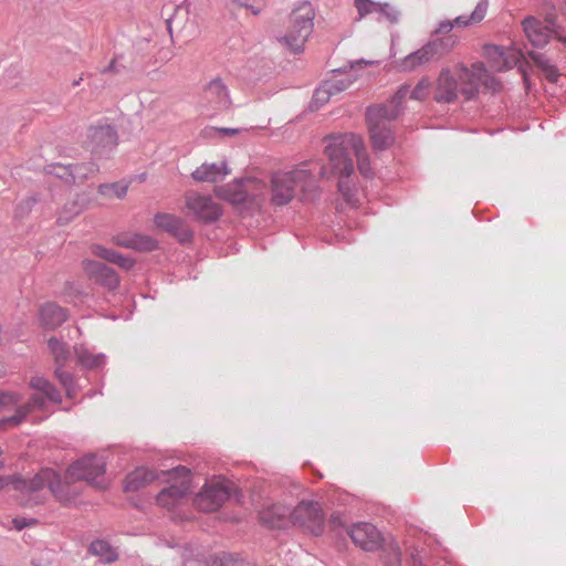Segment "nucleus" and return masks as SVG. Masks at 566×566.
Returning <instances> with one entry per match:
<instances>
[{
  "label": "nucleus",
  "mask_w": 566,
  "mask_h": 566,
  "mask_svg": "<svg viewBox=\"0 0 566 566\" xmlns=\"http://www.w3.org/2000/svg\"><path fill=\"white\" fill-rule=\"evenodd\" d=\"M522 27L526 39L533 46L543 48L548 42L552 35L555 36L554 30H559L555 27L553 19L546 18L545 22L541 21L536 17H526L522 21Z\"/></svg>",
  "instance_id": "dca6fc26"
},
{
  "label": "nucleus",
  "mask_w": 566,
  "mask_h": 566,
  "mask_svg": "<svg viewBox=\"0 0 566 566\" xmlns=\"http://www.w3.org/2000/svg\"><path fill=\"white\" fill-rule=\"evenodd\" d=\"M14 523L17 524V528L21 530L23 527L22 524H18V521H14Z\"/></svg>",
  "instance_id": "49530a36"
},
{
  "label": "nucleus",
  "mask_w": 566,
  "mask_h": 566,
  "mask_svg": "<svg viewBox=\"0 0 566 566\" xmlns=\"http://www.w3.org/2000/svg\"><path fill=\"white\" fill-rule=\"evenodd\" d=\"M348 534L353 542L365 551L377 549L382 541L380 532L369 523H357L353 525Z\"/></svg>",
  "instance_id": "5701e85b"
},
{
  "label": "nucleus",
  "mask_w": 566,
  "mask_h": 566,
  "mask_svg": "<svg viewBox=\"0 0 566 566\" xmlns=\"http://www.w3.org/2000/svg\"><path fill=\"white\" fill-rule=\"evenodd\" d=\"M376 62L375 61H365V60H360V61H357L356 64L357 65H361V64H365V65H373L375 64Z\"/></svg>",
  "instance_id": "a18cd8bd"
},
{
  "label": "nucleus",
  "mask_w": 566,
  "mask_h": 566,
  "mask_svg": "<svg viewBox=\"0 0 566 566\" xmlns=\"http://www.w3.org/2000/svg\"><path fill=\"white\" fill-rule=\"evenodd\" d=\"M410 87L408 85H402L394 95L391 102L388 105H378L377 107H388L389 109L394 107L399 112V105L407 98L408 95L410 96Z\"/></svg>",
  "instance_id": "ea45409f"
},
{
  "label": "nucleus",
  "mask_w": 566,
  "mask_h": 566,
  "mask_svg": "<svg viewBox=\"0 0 566 566\" xmlns=\"http://www.w3.org/2000/svg\"><path fill=\"white\" fill-rule=\"evenodd\" d=\"M114 64H115V61H112L109 64V69H113Z\"/></svg>",
  "instance_id": "de8ad7c7"
},
{
  "label": "nucleus",
  "mask_w": 566,
  "mask_h": 566,
  "mask_svg": "<svg viewBox=\"0 0 566 566\" xmlns=\"http://www.w3.org/2000/svg\"><path fill=\"white\" fill-rule=\"evenodd\" d=\"M489 2L486 0H480L470 15H459L454 20H443L438 23L437 28L432 31V34L444 36L451 35L450 32L453 28H464L481 22L488 12Z\"/></svg>",
  "instance_id": "aec40b11"
},
{
  "label": "nucleus",
  "mask_w": 566,
  "mask_h": 566,
  "mask_svg": "<svg viewBox=\"0 0 566 566\" xmlns=\"http://www.w3.org/2000/svg\"><path fill=\"white\" fill-rule=\"evenodd\" d=\"M331 525L333 527H337V526L343 525V522H342L339 515H332L331 516Z\"/></svg>",
  "instance_id": "c03bdc74"
},
{
  "label": "nucleus",
  "mask_w": 566,
  "mask_h": 566,
  "mask_svg": "<svg viewBox=\"0 0 566 566\" xmlns=\"http://www.w3.org/2000/svg\"><path fill=\"white\" fill-rule=\"evenodd\" d=\"M324 154L328 159L331 174L338 178V191L344 203L349 208L358 207L361 193L352 181L353 158H356L357 168L363 176L371 175V166L363 138L355 134L332 136L326 139Z\"/></svg>",
  "instance_id": "f257e3e1"
},
{
  "label": "nucleus",
  "mask_w": 566,
  "mask_h": 566,
  "mask_svg": "<svg viewBox=\"0 0 566 566\" xmlns=\"http://www.w3.org/2000/svg\"><path fill=\"white\" fill-rule=\"evenodd\" d=\"M67 319V312L55 303H46L40 310L41 324L46 328H56Z\"/></svg>",
  "instance_id": "bb28decb"
},
{
  "label": "nucleus",
  "mask_w": 566,
  "mask_h": 566,
  "mask_svg": "<svg viewBox=\"0 0 566 566\" xmlns=\"http://www.w3.org/2000/svg\"><path fill=\"white\" fill-rule=\"evenodd\" d=\"M292 525L313 535H321L325 526V513L319 502L303 500L292 510Z\"/></svg>",
  "instance_id": "f8f14e48"
},
{
  "label": "nucleus",
  "mask_w": 566,
  "mask_h": 566,
  "mask_svg": "<svg viewBox=\"0 0 566 566\" xmlns=\"http://www.w3.org/2000/svg\"><path fill=\"white\" fill-rule=\"evenodd\" d=\"M185 207L188 213L198 221L213 222L222 214V207L210 196L197 191H188L185 195Z\"/></svg>",
  "instance_id": "ddd939ff"
},
{
  "label": "nucleus",
  "mask_w": 566,
  "mask_h": 566,
  "mask_svg": "<svg viewBox=\"0 0 566 566\" xmlns=\"http://www.w3.org/2000/svg\"><path fill=\"white\" fill-rule=\"evenodd\" d=\"M169 485L156 496V504L167 511L182 505L192 490L191 472L186 467H177L168 473Z\"/></svg>",
  "instance_id": "9d476101"
},
{
  "label": "nucleus",
  "mask_w": 566,
  "mask_h": 566,
  "mask_svg": "<svg viewBox=\"0 0 566 566\" xmlns=\"http://www.w3.org/2000/svg\"><path fill=\"white\" fill-rule=\"evenodd\" d=\"M90 551L93 555L99 557L104 563H113L118 558L116 548L103 539L94 541L91 544Z\"/></svg>",
  "instance_id": "2f4dec72"
},
{
  "label": "nucleus",
  "mask_w": 566,
  "mask_h": 566,
  "mask_svg": "<svg viewBox=\"0 0 566 566\" xmlns=\"http://www.w3.org/2000/svg\"><path fill=\"white\" fill-rule=\"evenodd\" d=\"M325 83H333L332 92L334 94H338L348 88L352 84V81L348 76H344L343 74H335L329 80L325 81Z\"/></svg>",
  "instance_id": "58836bf2"
},
{
  "label": "nucleus",
  "mask_w": 566,
  "mask_h": 566,
  "mask_svg": "<svg viewBox=\"0 0 566 566\" xmlns=\"http://www.w3.org/2000/svg\"><path fill=\"white\" fill-rule=\"evenodd\" d=\"M116 244L138 251H151L156 249L157 242L153 238L144 234H132L125 237H117Z\"/></svg>",
  "instance_id": "cd10ccee"
},
{
  "label": "nucleus",
  "mask_w": 566,
  "mask_h": 566,
  "mask_svg": "<svg viewBox=\"0 0 566 566\" xmlns=\"http://www.w3.org/2000/svg\"><path fill=\"white\" fill-rule=\"evenodd\" d=\"M242 128H228V127H220L214 128L216 134L222 135V136H234L243 132Z\"/></svg>",
  "instance_id": "37998d69"
},
{
  "label": "nucleus",
  "mask_w": 566,
  "mask_h": 566,
  "mask_svg": "<svg viewBox=\"0 0 566 566\" xmlns=\"http://www.w3.org/2000/svg\"><path fill=\"white\" fill-rule=\"evenodd\" d=\"M82 268L90 280L107 287L108 290H115L119 284V280L115 271L103 263L84 259L82 261Z\"/></svg>",
  "instance_id": "4be33fe9"
},
{
  "label": "nucleus",
  "mask_w": 566,
  "mask_h": 566,
  "mask_svg": "<svg viewBox=\"0 0 566 566\" xmlns=\"http://www.w3.org/2000/svg\"><path fill=\"white\" fill-rule=\"evenodd\" d=\"M77 363L84 368H98L104 364V356L91 353L84 346H75L74 348Z\"/></svg>",
  "instance_id": "7c9ffc66"
},
{
  "label": "nucleus",
  "mask_w": 566,
  "mask_h": 566,
  "mask_svg": "<svg viewBox=\"0 0 566 566\" xmlns=\"http://www.w3.org/2000/svg\"><path fill=\"white\" fill-rule=\"evenodd\" d=\"M231 174V169L226 160L217 163H203L197 167L191 177L197 182H218Z\"/></svg>",
  "instance_id": "393cba45"
},
{
  "label": "nucleus",
  "mask_w": 566,
  "mask_h": 566,
  "mask_svg": "<svg viewBox=\"0 0 566 566\" xmlns=\"http://www.w3.org/2000/svg\"><path fill=\"white\" fill-rule=\"evenodd\" d=\"M485 54L490 62L492 71L502 72L517 65L523 53L515 48H503L497 45H490L485 49Z\"/></svg>",
  "instance_id": "412c9836"
},
{
  "label": "nucleus",
  "mask_w": 566,
  "mask_h": 566,
  "mask_svg": "<svg viewBox=\"0 0 566 566\" xmlns=\"http://www.w3.org/2000/svg\"><path fill=\"white\" fill-rule=\"evenodd\" d=\"M382 559L389 566H399L401 563V552L397 543H388L382 549Z\"/></svg>",
  "instance_id": "72a5a7b5"
},
{
  "label": "nucleus",
  "mask_w": 566,
  "mask_h": 566,
  "mask_svg": "<svg viewBox=\"0 0 566 566\" xmlns=\"http://www.w3.org/2000/svg\"><path fill=\"white\" fill-rule=\"evenodd\" d=\"M433 87L428 77H422L417 85L411 90L410 98L416 101H423L432 94Z\"/></svg>",
  "instance_id": "f704fd0d"
},
{
  "label": "nucleus",
  "mask_w": 566,
  "mask_h": 566,
  "mask_svg": "<svg viewBox=\"0 0 566 566\" xmlns=\"http://www.w3.org/2000/svg\"><path fill=\"white\" fill-rule=\"evenodd\" d=\"M229 494V488L223 480L212 479L202 486L195 503L202 512H214L228 500Z\"/></svg>",
  "instance_id": "2eb2a0df"
},
{
  "label": "nucleus",
  "mask_w": 566,
  "mask_h": 566,
  "mask_svg": "<svg viewBox=\"0 0 566 566\" xmlns=\"http://www.w3.org/2000/svg\"><path fill=\"white\" fill-rule=\"evenodd\" d=\"M353 6L357 12L356 20H363L371 14L384 18L389 23H397L400 18V11L389 2L375 0H353Z\"/></svg>",
  "instance_id": "a211bd4d"
},
{
  "label": "nucleus",
  "mask_w": 566,
  "mask_h": 566,
  "mask_svg": "<svg viewBox=\"0 0 566 566\" xmlns=\"http://www.w3.org/2000/svg\"><path fill=\"white\" fill-rule=\"evenodd\" d=\"M213 192L218 198L235 206L248 200L256 206H262L270 200V187L255 177H247L224 186H218Z\"/></svg>",
  "instance_id": "423d86ee"
},
{
  "label": "nucleus",
  "mask_w": 566,
  "mask_h": 566,
  "mask_svg": "<svg viewBox=\"0 0 566 566\" xmlns=\"http://www.w3.org/2000/svg\"><path fill=\"white\" fill-rule=\"evenodd\" d=\"M98 192L107 198H123L127 192V186L119 184L101 185Z\"/></svg>",
  "instance_id": "c9c22d12"
},
{
  "label": "nucleus",
  "mask_w": 566,
  "mask_h": 566,
  "mask_svg": "<svg viewBox=\"0 0 566 566\" xmlns=\"http://www.w3.org/2000/svg\"><path fill=\"white\" fill-rule=\"evenodd\" d=\"M56 480V472L50 468H44L40 470L31 480L27 481L20 479L18 476H4L0 475V491L6 490L10 485L17 491H20L24 494L35 493L43 488H48L53 496L61 503L70 502L76 491L72 493L65 492L60 484L57 486L54 485V481Z\"/></svg>",
  "instance_id": "0eeeda50"
},
{
  "label": "nucleus",
  "mask_w": 566,
  "mask_h": 566,
  "mask_svg": "<svg viewBox=\"0 0 566 566\" xmlns=\"http://www.w3.org/2000/svg\"><path fill=\"white\" fill-rule=\"evenodd\" d=\"M49 349L57 368L55 370L56 377L60 379L62 386L65 388L66 395L71 398L75 397L77 394V386L74 384L73 378L65 371H62L61 368L65 366V364L70 359V349L65 343L59 340L55 337H51L48 342Z\"/></svg>",
  "instance_id": "f3484780"
},
{
  "label": "nucleus",
  "mask_w": 566,
  "mask_h": 566,
  "mask_svg": "<svg viewBox=\"0 0 566 566\" xmlns=\"http://www.w3.org/2000/svg\"><path fill=\"white\" fill-rule=\"evenodd\" d=\"M233 562L231 555L222 553L220 555L210 556L207 566H229Z\"/></svg>",
  "instance_id": "a19ab883"
},
{
  "label": "nucleus",
  "mask_w": 566,
  "mask_h": 566,
  "mask_svg": "<svg viewBox=\"0 0 566 566\" xmlns=\"http://www.w3.org/2000/svg\"><path fill=\"white\" fill-rule=\"evenodd\" d=\"M231 11H238L242 8L251 10L253 14H259V10L249 4V0H229Z\"/></svg>",
  "instance_id": "79ce46f5"
},
{
  "label": "nucleus",
  "mask_w": 566,
  "mask_h": 566,
  "mask_svg": "<svg viewBox=\"0 0 566 566\" xmlns=\"http://www.w3.org/2000/svg\"><path fill=\"white\" fill-rule=\"evenodd\" d=\"M86 138L87 147L93 153L113 149L118 140L116 130L108 124L92 125L87 129Z\"/></svg>",
  "instance_id": "6ab92c4d"
},
{
  "label": "nucleus",
  "mask_w": 566,
  "mask_h": 566,
  "mask_svg": "<svg viewBox=\"0 0 566 566\" xmlns=\"http://www.w3.org/2000/svg\"><path fill=\"white\" fill-rule=\"evenodd\" d=\"M530 56L533 62L545 72V76L548 81L557 82L559 76L558 71L549 63L548 59H546L542 53L536 52H531Z\"/></svg>",
  "instance_id": "473e14b6"
},
{
  "label": "nucleus",
  "mask_w": 566,
  "mask_h": 566,
  "mask_svg": "<svg viewBox=\"0 0 566 566\" xmlns=\"http://www.w3.org/2000/svg\"><path fill=\"white\" fill-rule=\"evenodd\" d=\"M457 44L458 38L455 35L439 36L429 40L421 48L403 57L399 62V69L405 72H411L433 62H438L449 54Z\"/></svg>",
  "instance_id": "1a4fd4ad"
},
{
  "label": "nucleus",
  "mask_w": 566,
  "mask_h": 566,
  "mask_svg": "<svg viewBox=\"0 0 566 566\" xmlns=\"http://www.w3.org/2000/svg\"><path fill=\"white\" fill-rule=\"evenodd\" d=\"M156 479V474L146 468H138L126 478L125 490L137 491L138 489L151 483Z\"/></svg>",
  "instance_id": "c756f323"
},
{
  "label": "nucleus",
  "mask_w": 566,
  "mask_h": 566,
  "mask_svg": "<svg viewBox=\"0 0 566 566\" xmlns=\"http://www.w3.org/2000/svg\"><path fill=\"white\" fill-rule=\"evenodd\" d=\"M21 399V396L17 392L0 391V410L8 411L12 408L15 410Z\"/></svg>",
  "instance_id": "e433bc0d"
},
{
  "label": "nucleus",
  "mask_w": 566,
  "mask_h": 566,
  "mask_svg": "<svg viewBox=\"0 0 566 566\" xmlns=\"http://www.w3.org/2000/svg\"><path fill=\"white\" fill-rule=\"evenodd\" d=\"M157 228L176 237L180 242H188L192 239V231L184 219L171 213H157L154 218Z\"/></svg>",
  "instance_id": "b1692460"
},
{
  "label": "nucleus",
  "mask_w": 566,
  "mask_h": 566,
  "mask_svg": "<svg viewBox=\"0 0 566 566\" xmlns=\"http://www.w3.org/2000/svg\"><path fill=\"white\" fill-rule=\"evenodd\" d=\"M366 116L373 146L376 149L390 147L395 140L390 123L398 117V111L394 107H369Z\"/></svg>",
  "instance_id": "9b49d317"
},
{
  "label": "nucleus",
  "mask_w": 566,
  "mask_h": 566,
  "mask_svg": "<svg viewBox=\"0 0 566 566\" xmlns=\"http://www.w3.org/2000/svg\"><path fill=\"white\" fill-rule=\"evenodd\" d=\"M315 9L310 1H298L286 17L282 31L276 35L279 44L291 53H300L314 29Z\"/></svg>",
  "instance_id": "7ed1b4c3"
},
{
  "label": "nucleus",
  "mask_w": 566,
  "mask_h": 566,
  "mask_svg": "<svg viewBox=\"0 0 566 566\" xmlns=\"http://www.w3.org/2000/svg\"><path fill=\"white\" fill-rule=\"evenodd\" d=\"M202 106L211 112L222 113L232 106L230 91L222 78L214 77L201 90Z\"/></svg>",
  "instance_id": "4468645a"
},
{
  "label": "nucleus",
  "mask_w": 566,
  "mask_h": 566,
  "mask_svg": "<svg viewBox=\"0 0 566 566\" xmlns=\"http://www.w3.org/2000/svg\"><path fill=\"white\" fill-rule=\"evenodd\" d=\"M314 184V172L306 164L274 171L270 177V202L277 207L285 206L294 199L297 190L306 192Z\"/></svg>",
  "instance_id": "20e7f679"
},
{
  "label": "nucleus",
  "mask_w": 566,
  "mask_h": 566,
  "mask_svg": "<svg viewBox=\"0 0 566 566\" xmlns=\"http://www.w3.org/2000/svg\"><path fill=\"white\" fill-rule=\"evenodd\" d=\"M30 387L40 394H34L27 402L18 403L13 415L0 419V428L9 429L21 424L35 408H43L45 399L61 402L60 392L45 378L35 376L30 380Z\"/></svg>",
  "instance_id": "6e6552de"
},
{
  "label": "nucleus",
  "mask_w": 566,
  "mask_h": 566,
  "mask_svg": "<svg viewBox=\"0 0 566 566\" xmlns=\"http://www.w3.org/2000/svg\"><path fill=\"white\" fill-rule=\"evenodd\" d=\"M260 522L271 528H285L292 525V510L282 504L264 507L259 513Z\"/></svg>",
  "instance_id": "a878e982"
},
{
  "label": "nucleus",
  "mask_w": 566,
  "mask_h": 566,
  "mask_svg": "<svg viewBox=\"0 0 566 566\" xmlns=\"http://www.w3.org/2000/svg\"><path fill=\"white\" fill-rule=\"evenodd\" d=\"M104 473L105 462L96 455H87L71 464L66 470L63 480H61V478L56 473V480L54 481V485L57 486L59 483L60 486L65 492L70 493L76 491V494L70 501L71 503L81 493V490L77 485H75V482L86 481L88 484L97 489H105L107 486V483L105 482V479L102 478ZM66 504H69V502Z\"/></svg>",
  "instance_id": "39448f33"
},
{
  "label": "nucleus",
  "mask_w": 566,
  "mask_h": 566,
  "mask_svg": "<svg viewBox=\"0 0 566 566\" xmlns=\"http://www.w3.org/2000/svg\"><path fill=\"white\" fill-rule=\"evenodd\" d=\"M496 92L501 84L482 62L465 65L462 62L442 67L434 82L432 97L437 103L451 104L460 97L473 99L480 91Z\"/></svg>",
  "instance_id": "f03ea898"
},
{
  "label": "nucleus",
  "mask_w": 566,
  "mask_h": 566,
  "mask_svg": "<svg viewBox=\"0 0 566 566\" xmlns=\"http://www.w3.org/2000/svg\"><path fill=\"white\" fill-rule=\"evenodd\" d=\"M333 83H323L314 93L313 101L316 105L322 106L327 103L333 95Z\"/></svg>",
  "instance_id": "4c0bfd02"
},
{
  "label": "nucleus",
  "mask_w": 566,
  "mask_h": 566,
  "mask_svg": "<svg viewBox=\"0 0 566 566\" xmlns=\"http://www.w3.org/2000/svg\"><path fill=\"white\" fill-rule=\"evenodd\" d=\"M91 252L93 255L104 259L111 263L117 264L125 270H129L134 265V261L129 258H126L116 251L106 249L103 245L95 244L91 248Z\"/></svg>",
  "instance_id": "c85d7f7f"
}]
</instances>
